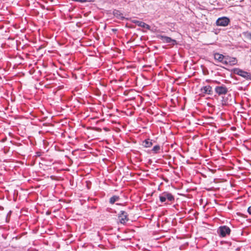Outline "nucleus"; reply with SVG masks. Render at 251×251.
<instances>
[{
	"mask_svg": "<svg viewBox=\"0 0 251 251\" xmlns=\"http://www.w3.org/2000/svg\"><path fill=\"white\" fill-rule=\"evenodd\" d=\"M159 200L161 202H164L168 200V201L172 202L175 201L174 196L168 192H164L160 194L159 196Z\"/></svg>",
	"mask_w": 251,
	"mask_h": 251,
	"instance_id": "nucleus-2",
	"label": "nucleus"
},
{
	"mask_svg": "<svg viewBox=\"0 0 251 251\" xmlns=\"http://www.w3.org/2000/svg\"><path fill=\"white\" fill-rule=\"evenodd\" d=\"M201 92L202 94L212 95V87L210 85L203 86L201 88Z\"/></svg>",
	"mask_w": 251,
	"mask_h": 251,
	"instance_id": "nucleus-9",
	"label": "nucleus"
},
{
	"mask_svg": "<svg viewBox=\"0 0 251 251\" xmlns=\"http://www.w3.org/2000/svg\"><path fill=\"white\" fill-rule=\"evenodd\" d=\"M248 212L250 215H251V205L248 207Z\"/></svg>",
	"mask_w": 251,
	"mask_h": 251,
	"instance_id": "nucleus-18",
	"label": "nucleus"
},
{
	"mask_svg": "<svg viewBox=\"0 0 251 251\" xmlns=\"http://www.w3.org/2000/svg\"><path fill=\"white\" fill-rule=\"evenodd\" d=\"M226 56H224L222 54L219 53H215L214 54V58L215 60H217L218 62H221L224 64V61H225Z\"/></svg>",
	"mask_w": 251,
	"mask_h": 251,
	"instance_id": "nucleus-10",
	"label": "nucleus"
},
{
	"mask_svg": "<svg viewBox=\"0 0 251 251\" xmlns=\"http://www.w3.org/2000/svg\"><path fill=\"white\" fill-rule=\"evenodd\" d=\"M237 63V60L236 58L226 56L225 61H224V65H234Z\"/></svg>",
	"mask_w": 251,
	"mask_h": 251,
	"instance_id": "nucleus-8",
	"label": "nucleus"
},
{
	"mask_svg": "<svg viewBox=\"0 0 251 251\" xmlns=\"http://www.w3.org/2000/svg\"><path fill=\"white\" fill-rule=\"evenodd\" d=\"M234 73L243 77L247 80H251V74L246 71H244L239 68H235L233 70Z\"/></svg>",
	"mask_w": 251,
	"mask_h": 251,
	"instance_id": "nucleus-3",
	"label": "nucleus"
},
{
	"mask_svg": "<svg viewBox=\"0 0 251 251\" xmlns=\"http://www.w3.org/2000/svg\"><path fill=\"white\" fill-rule=\"evenodd\" d=\"M230 232V228L226 226H221L217 229V233L220 237H225L229 235Z\"/></svg>",
	"mask_w": 251,
	"mask_h": 251,
	"instance_id": "nucleus-1",
	"label": "nucleus"
},
{
	"mask_svg": "<svg viewBox=\"0 0 251 251\" xmlns=\"http://www.w3.org/2000/svg\"><path fill=\"white\" fill-rule=\"evenodd\" d=\"M216 82H217V83H220V82H219V81H218H218H216Z\"/></svg>",
	"mask_w": 251,
	"mask_h": 251,
	"instance_id": "nucleus-20",
	"label": "nucleus"
},
{
	"mask_svg": "<svg viewBox=\"0 0 251 251\" xmlns=\"http://www.w3.org/2000/svg\"><path fill=\"white\" fill-rule=\"evenodd\" d=\"M113 14L115 17L119 20H123L124 19H125V17L123 16V14L119 10L116 9L114 10L113 11Z\"/></svg>",
	"mask_w": 251,
	"mask_h": 251,
	"instance_id": "nucleus-12",
	"label": "nucleus"
},
{
	"mask_svg": "<svg viewBox=\"0 0 251 251\" xmlns=\"http://www.w3.org/2000/svg\"><path fill=\"white\" fill-rule=\"evenodd\" d=\"M243 35L244 36V37L248 39V40H250L251 41V33L249 32V31H246V32H243Z\"/></svg>",
	"mask_w": 251,
	"mask_h": 251,
	"instance_id": "nucleus-16",
	"label": "nucleus"
},
{
	"mask_svg": "<svg viewBox=\"0 0 251 251\" xmlns=\"http://www.w3.org/2000/svg\"><path fill=\"white\" fill-rule=\"evenodd\" d=\"M215 91L216 94L220 96L226 94L228 92V89L225 85L223 84L216 86L215 88Z\"/></svg>",
	"mask_w": 251,
	"mask_h": 251,
	"instance_id": "nucleus-5",
	"label": "nucleus"
},
{
	"mask_svg": "<svg viewBox=\"0 0 251 251\" xmlns=\"http://www.w3.org/2000/svg\"><path fill=\"white\" fill-rule=\"evenodd\" d=\"M157 38L160 39L163 43H169L172 45H175L176 44V41L175 39H173L171 38L162 35H158L157 36Z\"/></svg>",
	"mask_w": 251,
	"mask_h": 251,
	"instance_id": "nucleus-4",
	"label": "nucleus"
},
{
	"mask_svg": "<svg viewBox=\"0 0 251 251\" xmlns=\"http://www.w3.org/2000/svg\"><path fill=\"white\" fill-rule=\"evenodd\" d=\"M119 200H120L119 196L115 195L110 198L109 202L111 204H114L115 203V202L119 201Z\"/></svg>",
	"mask_w": 251,
	"mask_h": 251,
	"instance_id": "nucleus-15",
	"label": "nucleus"
},
{
	"mask_svg": "<svg viewBox=\"0 0 251 251\" xmlns=\"http://www.w3.org/2000/svg\"><path fill=\"white\" fill-rule=\"evenodd\" d=\"M221 102H222V104L223 105H226V104H227V103H228L227 100L226 99H225L224 97L223 98Z\"/></svg>",
	"mask_w": 251,
	"mask_h": 251,
	"instance_id": "nucleus-17",
	"label": "nucleus"
},
{
	"mask_svg": "<svg viewBox=\"0 0 251 251\" xmlns=\"http://www.w3.org/2000/svg\"><path fill=\"white\" fill-rule=\"evenodd\" d=\"M132 23L141 27L146 28L148 29L150 28V26L143 22L134 20L132 21Z\"/></svg>",
	"mask_w": 251,
	"mask_h": 251,
	"instance_id": "nucleus-11",
	"label": "nucleus"
},
{
	"mask_svg": "<svg viewBox=\"0 0 251 251\" xmlns=\"http://www.w3.org/2000/svg\"><path fill=\"white\" fill-rule=\"evenodd\" d=\"M36 155L38 156H39L40 155V152H36Z\"/></svg>",
	"mask_w": 251,
	"mask_h": 251,
	"instance_id": "nucleus-19",
	"label": "nucleus"
},
{
	"mask_svg": "<svg viewBox=\"0 0 251 251\" xmlns=\"http://www.w3.org/2000/svg\"><path fill=\"white\" fill-rule=\"evenodd\" d=\"M120 222L122 224H125L128 220V214L124 211H121L118 214Z\"/></svg>",
	"mask_w": 251,
	"mask_h": 251,
	"instance_id": "nucleus-7",
	"label": "nucleus"
},
{
	"mask_svg": "<svg viewBox=\"0 0 251 251\" xmlns=\"http://www.w3.org/2000/svg\"><path fill=\"white\" fill-rule=\"evenodd\" d=\"M230 21L229 19L226 17L219 18L216 21V24L218 26H226L228 25Z\"/></svg>",
	"mask_w": 251,
	"mask_h": 251,
	"instance_id": "nucleus-6",
	"label": "nucleus"
},
{
	"mask_svg": "<svg viewBox=\"0 0 251 251\" xmlns=\"http://www.w3.org/2000/svg\"><path fill=\"white\" fill-rule=\"evenodd\" d=\"M160 150H161L160 146L159 145H157L154 146L152 148V149L151 150V151L153 153L156 154L160 152Z\"/></svg>",
	"mask_w": 251,
	"mask_h": 251,
	"instance_id": "nucleus-14",
	"label": "nucleus"
},
{
	"mask_svg": "<svg viewBox=\"0 0 251 251\" xmlns=\"http://www.w3.org/2000/svg\"><path fill=\"white\" fill-rule=\"evenodd\" d=\"M143 145L145 148H150L152 145V140L150 139L145 140L143 142Z\"/></svg>",
	"mask_w": 251,
	"mask_h": 251,
	"instance_id": "nucleus-13",
	"label": "nucleus"
}]
</instances>
